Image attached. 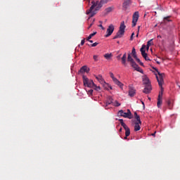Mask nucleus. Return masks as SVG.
Here are the masks:
<instances>
[{"label": "nucleus", "mask_w": 180, "mask_h": 180, "mask_svg": "<svg viewBox=\"0 0 180 180\" xmlns=\"http://www.w3.org/2000/svg\"><path fill=\"white\" fill-rule=\"evenodd\" d=\"M102 2L103 0H93L91 1V6L86 12V15H89V19L95 16V15H96V11L102 8Z\"/></svg>", "instance_id": "obj_1"}, {"label": "nucleus", "mask_w": 180, "mask_h": 180, "mask_svg": "<svg viewBox=\"0 0 180 180\" xmlns=\"http://www.w3.org/2000/svg\"><path fill=\"white\" fill-rule=\"evenodd\" d=\"M155 77L156 79L159 84V86H160V91L159 92L158 98L162 99V95L164 94V88H162V85H164V77L165 75L164 73H160L158 70H156Z\"/></svg>", "instance_id": "obj_2"}, {"label": "nucleus", "mask_w": 180, "mask_h": 180, "mask_svg": "<svg viewBox=\"0 0 180 180\" xmlns=\"http://www.w3.org/2000/svg\"><path fill=\"white\" fill-rule=\"evenodd\" d=\"M83 84L84 86H87V88H93L95 91H101V86H96L94 82V80L88 79L86 76L83 75Z\"/></svg>", "instance_id": "obj_3"}, {"label": "nucleus", "mask_w": 180, "mask_h": 180, "mask_svg": "<svg viewBox=\"0 0 180 180\" xmlns=\"http://www.w3.org/2000/svg\"><path fill=\"white\" fill-rule=\"evenodd\" d=\"M124 29H126V25H124V21H122L120 26V30L117 32V34L113 39H120L124 35Z\"/></svg>", "instance_id": "obj_4"}, {"label": "nucleus", "mask_w": 180, "mask_h": 180, "mask_svg": "<svg viewBox=\"0 0 180 180\" xmlns=\"http://www.w3.org/2000/svg\"><path fill=\"white\" fill-rule=\"evenodd\" d=\"M96 79H97V81L101 84L103 85V86H104V88L105 89H112V86L109 85L108 83H106V82H105V79H103V77H102V75H98V76H95ZM109 88H108V87Z\"/></svg>", "instance_id": "obj_5"}, {"label": "nucleus", "mask_w": 180, "mask_h": 180, "mask_svg": "<svg viewBox=\"0 0 180 180\" xmlns=\"http://www.w3.org/2000/svg\"><path fill=\"white\" fill-rule=\"evenodd\" d=\"M146 49L148 51V50L150 49V46L142 45V46L140 49V51L141 53L142 57H143V58L146 60V61H150V58L147 56V53H146Z\"/></svg>", "instance_id": "obj_6"}, {"label": "nucleus", "mask_w": 180, "mask_h": 180, "mask_svg": "<svg viewBox=\"0 0 180 180\" xmlns=\"http://www.w3.org/2000/svg\"><path fill=\"white\" fill-rule=\"evenodd\" d=\"M118 115L122 116V117H126L127 119H131L133 115H131V112L128 109L127 112H124L123 110H120L118 112Z\"/></svg>", "instance_id": "obj_7"}, {"label": "nucleus", "mask_w": 180, "mask_h": 180, "mask_svg": "<svg viewBox=\"0 0 180 180\" xmlns=\"http://www.w3.org/2000/svg\"><path fill=\"white\" fill-rule=\"evenodd\" d=\"M119 122H120L121 126H122V127H124V129L125 130L126 137H129V136H130V128H129V127H127V125H126V124L123 121V119H120Z\"/></svg>", "instance_id": "obj_8"}, {"label": "nucleus", "mask_w": 180, "mask_h": 180, "mask_svg": "<svg viewBox=\"0 0 180 180\" xmlns=\"http://www.w3.org/2000/svg\"><path fill=\"white\" fill-rule=\"evenodd\" d=\"M139 18H140V14L139 13V11H136L132 16V27H134L136 25H137Z\"/></svg>", "instance_id": "obj_9"}, {"label": "nucleus", "mask_w": 180, "mask_h": 180, "mask_svg": "<svg viewBox=\"0 0 180 180\" xmlns=\"http://www.w3.org/2000/svg\"><path fill=\"white\" fill-rule=\"evenodd\" d=\"M110 76L112 78L113 82L117 85L118 86H120V88H123V84L122 82H120V81H119V79H117V78L115 77V75H113V73H110Z\"/></svg>", "instance_id": "obj_10"}, {"label": "nucleus", "mask_w": 180, "mask_h": 180, "mask_svg": "<svg viewBox=\"0 0 180 180\" xmlns=\"http://www.w3.org/2000/svg\"><path fill=\"white\" fill-rule=\"evenodd\" d=\"M113 32H115V25L111 24L108 26L105 37H109V36H112V33H113Z\"/></svg>", "instance_id": "obj_11"}, {"label": "nucleus", "mask_w": 180, "mask_h": 180, "mask_svg": "<svg viewBox=\"0 0 180 180\" xmlns=\"http://www.w3.org/2000/svg\"><path fill=\"white\" fill-rule=\"evenodd\" d=\"M134 131H139L141 129L140 126H141V120H140V117H137V121L134 122Z\"/></svg>", "instance_id": "obj_12"}, {"label": "nucleus", "mask_w": 180, "mask_h": 180, "mask_svg": "<svg viewBox=\"0 0 180 180\" xmlns=\"http://www.w3.org/2000/svg\"><path fill=\"white\" fill-rule=\"evenodd\" d=\"M131 54H132L134 58H135L136 60L137 63H139L140 65H142V66L144 65V64L140 60V59H139V58H137V53H136V49H134V48L132 49Z\"/></svg>", "instance_id": "obj_13"}, {"label": "nucleus", "mask_w": 180, "mask_h": 180, "mask_svg": "<svg viewBox=\"0 0 180 180\" xmlns=\"http://www.w3.org/2000/svg\"><path fill=\"white\" fill-rule=\"evenodd\" d=\"M131 67H133V68H134V70H136V71H138L139 72H141V74H143L142 69H141L139 67V65L136 64V62L131 63Z\"/></svg>", "instance_id": "obj_14"}, {"label": "nucleus", "mask_w": 180, "mask_h": 180, "mask_svg": "<svg viewBox=\"0 0 180 180\" xmlns=\"http://www.w3.org/2000/svg\"><path fill=\"white\" fill-rule=\"evenodd\" d=\"M151 84H146L143 89V94H150L151 92Z\"/></svg>", "instance_id": "obj_15"}, {"label": "nucleus", "mask_w": 180, "mask_h": 180, "mask_svg": "<svg viewBox=\"0 0 180 180\" xmlns=\"http://www.w3.org/2000/svg\"><path fill=\"white\" fill-rule=\"evenodd\" d=\"M79 72H81L82 74H84V72H89V68H88L86 65L82 66L80 68Z\"/></svg>", "instance_id": "obj_16"}, {"label": "nucleus", "mask_w": 180, "mask_h": 180, "mask_svg": "<svg viewBox=\"0 0 180 180\" xmlns=\"http://www.w3.org/2000/svg\"><path fill=\"white\" fill-rule=\"evenodd\" d=\"M129 96H131V98H133V96L136 95V89H134V88L131 87L129 90Z\"/></svg>", "instance_id": "obj_17"}, {"label": "nucleus", "mask_w": 180, "mask_h": 180, "mask_svg": "<svg viewBox=\"0 0 180 180\" xmlns=\"http://www.w3.org/2000/svg\"><path fill=\"white\" fill-rule=\"evenodd\" d=\"M127 58V53H124V55L122 56L121 60H122V64L124 66H126V60Z\"/></svg>", "instance_id": "obj_18"}, {"label": "nucleus", "mask_w": 180, "mask_h": 180, "mask_svg": "<svg viewBox=\"0 0 180 180\" xmlns=\"http://www.w3.org/2000/svg\"><path fill=\"white\" fill-rule=\"evenodd\" d=\"M143 82L145 85H150V79H148V77H145L143 78Z\"/></svg>", "instance_id": "obj_19"}, {"label": "nucleus", "mask_w": 180, "mask_h": 180, "mask_svg": "<svg viewBox=\"0 0 180 180\" xmlns=\"http://www.w3.org/2000/svg\"><path fill=\"white\" fill-rule=\"evenodd\" d=\"M127 61H129V63H131V64H132L133 63H134V60H133V58H131V55L130 52L128 53Z\"/></svg>", "instance_id": "obj_20"}, {"label": "nucleus", "mask_w": 180, "mask_h": 180, "mask_svg": "<svg viewBox=\"0 0 180 180\" xmlns=\"http://www.w3.org/2000/svg\"><path fill=\"white\" fill-rule=\"evenodd\" d=\"M113 55H112V53H105L104 54V58H105V60H110V58H112Z\"/></svg>", "instance_id": "obj_21"}, {"label": "nucleus", "mask_w": 180, "mask_h": 180, "mask_svg": "<svg viewBox=\"0 0 180 180\" xmlns=\"http://www.w3.org/2000/svg\"><path fill=\"white\" fill-rule=\"evenodd\" d=\"M96 33H97L96 32H94L90 34L89 35V37L86 39V40H87V41L91 40L92 39V37H94V36H95V34H96Z\"/></svg>", "instance_id": "obj_22"}, {"label": "nucleus", "mask_w": 180, "mask_h": 180, "mask_svg": "<svg viewBox=\"0 0 180 180\" xmlns=\"http://www.w3.org/2000/svg\"><path fill=\"white\" fill-rule=\"evenodd\" d=\"M161 105H162V98H158V108H161Z\"/></svg>", "instance_id": "obj_23"}, {"label": "nucleus", "mask_w": 180, "mask_h": 180, "mask_svg": "<svg viewBox=\"0 0 180 180\" xmlns=\"http://www.w3.org/2000/svg\"><path fill=\"white\" fill-rule=\"evenodd\" d=\"M130 5V0H127L123 3L124 8H127Z\"/></svg>", "instance_id": "obj_24"}, {"label": "nucleus", "mask_w": 180, "mask_h": 180, "mask_svg": "<svg viewBox=\"0 0 180 180\" xmlns=\"http://www.w3.org/2000/svg\"><path fill=\"white\" fill-rule=\"evenodd\" d=\"M112 11H113L112 7H108V8H105L106 13H110V12H112Z\"/></svg>", "instance_id": "obj_25"}, {"label": "nucleus", "mask_w": 180, "mask_h": 180, "mask_svg": "<svg viewBox=\"0 0 180 180\" xmlns=\"http://www.w3.org/2000/svg\"><path fill=\"white\" fill-rule=\"evenodd\" d=\"M154 44V43L153 42V39L149 40L148 42H147V46H153Z\"/></svg>", "instance_id": "obj_26"}, {"label": "nucleus", "mask_w": 180, "mask_h": 180, "mask_svg": "<svg viewBox=\"0 0 180 180\" xmlns=\"http://www.w3.org/2000/svg\"><path fill=\"white\" fill-rule=\"evenodd\" d=\"M93 58H94V61H99V56L98 55H94L93 56Z\"/></svg>", "instance_id": "obj_27"}, {"label": "nucleus", "mask_w": 180, "mask_h": 180, "mask_svg": "<svg viewBox=\"0 0 180 180\" xmlns=\"http://www.w3.org/2000/svg\"><path fill=\"white\" fill-rule=\"evenodd\" d=\"M100 25H98V27H101L102 30H105V27L102 25V21H99Z\"/></svg>", "instance_id": "obj_28"}, {"label": "nucleus", "mask_w": 180, "mask_h": 180, "mask_svg": "<svg viewBox=\"0 0 180 180\" xmlns=\"http://www.w3.org/2000/svg\"><path fill=\"white\" fill-rule=\"evenodd\" d=\"M88 95H92L94 94V90L90 89L87 91Z\"/></svg>", "instance_id": "obj_29"}, {"label": "nucleus", "mask_w": 180, "mask_h": 180, "mask_svg": "<svg viewBox=\"0 0 180 180\" xmlns=\"http://www.w3.org/2000/svg\"><path fill=\"white\" fill-rule=\"evenodd\" d=\"M94 22H95V20H94L93 22L90 24V25L87 27L88 30H89L91 27H92V25H94Z\"/></svg>", "instance_id": "obj_30"}, {"label": "nucleus", "mask_w": 180, "mask_h": 180, "mask_svg": "<svg viewBox=\"0 0 180 180\" xmlns=\"http://www.w3.org/2000/svg\"><path fill=\"white\" fill-rule=\"evenodd\" d=\"M114 106H120V102L119 101H115V103H114Z\"/></svg>", "instance_id": "obj_31"}, {"label": "nucleus", "mask_w": 180, "mask_h": 180, "mask_svg": "<svg viewBox=\"0 0 180 180\" xmlns=\"http://www.w3.org/2000/svg\"><path fill=\"white\" fill-rule=\"evenodd\" d=\"M140 32V26L138 27V31L136 34V37H139V33Z\"/></svg>", "instance_id": "obj_32"}, {"label": "nucleus", "mask_w": 180, "mask_h": 180, "mask_svg": "<svg viewBox=\"0 0 180 180\" xmlns=\"http://www.w3.org/2000/svg\"><path fill=\"white\" fill-rule=\"evenodd\" d=\"M84 44H85V39L81 41V46H84Z\"/></svg>", "instance_id": "obj_33"}, {"label": "nucleus", "mask_w": 180, "mask_h": 180, "mask_svg": "<svg viewBox=\"0 0 180 180\" xmlns=\"http://www.w3.org/2000/svg\"><path fill=\"white\" fill-rule=\"evenodd\" d=\"M134 116L136 119V121H137V117H140V115H137V112H134Z\"/></svg>", "instance_id": "obj_34"}, {"label": "nucleus", "mask_w": 180, "mask_h": 180, "mask_svg": "<svg viewBox=\"0 0 180 180\" xmlns=\"http://www.w3.org/2000/svg\"><path fill=\"white\" fill-rule=\"evenodd\" d=\"M98 43L97 42H95L92 45H91V47H96Z\"/></svg>", "instance_id": "obj_35"}, {"label": "nucleus", "mask_w": 180, "mask_h": 180, "mask_svg": "<svg viewBox=\"0 0 180 180\" xmlns=\"http://www.w3.org/2000/svg\"><path fill=\"white\" fill-rule=\"evenodd\" d=\"M168 19H169V16H167V17H165V18H164V20H167L168 22H169V20H168Z\"/></svg>", "instance_id": "obj_36"}, {"label": "nucleus", "mask_w": 180, "mask_h": 180, "mask_svg": "<svg viewBox=\"0 0 180 180\" xmlns=\"http://www.w3.org/2000/svg\"><path fill=\"white\" fill-rule=\"evenodd\" d=\"M134 36V32H133L132 34H131V40H133V37Z\"/></svg>", "instance_id": "obj_37"}, {"label": "nucleus", "mask_w": 180, "mask_h": 180, "mask_svg": "<svg viewBox=\"0 0 180 180\" xmlns=\"http://www.w3.org/2000/svg\"><path fill=\"white\" fill-rule=\"evenodd\" d=\"M155 133H157V131H155L153 134H152V136H153V137H155Z\"/></svg>", "instance_id": "obj_38"}, {"label": "nucleus", "mask_w": 180, "mask_h": 180, "mask_svg": "<svg viewBox=\"0 0 180 180\" xmlns=\"http://www.w3.org/2000/svg\"><path fill=\"white\" fill-rule=\"evenodd\" d=\"M89 41L90 43H94V41H92V40H91V39H89Z\"/></svg>", "instance_id": "obj_39"}, {"label": "nucleus", "mask_w": 180, "mask_h": 180, "mask_svg": "<svg viewBox=\"0 0 180 180\" xmlns=\"http://www.w3.org/2000/svg\"><path fill=\"white\" fill-rule=\"evenodd\" d=\"M158 39H161V35H158Z\"/></svg>", "instance_id": "obj_40"}, {"label": "nucleus", "mask_w": 180, "mask_h": 180, "mask_svg": "<svg viewBox=\"0 0 180 180\" xmlns=\"http://www.w3.org/2000/svg\"><path fill=\"white\" fill-rule=\"evenodd\" d=\"M108 105H110V103H112V101L107 103Z\"/></svg>", "instance_id": "obj_41"}, {"label": "nucleus", "mask_w": 180, "mask_h": 180, "mask_svg": "<svg viewBox=\"0 0 180 180\" xmlns=\"http://www.w3.org/2000/svg\"><path fill=\"white\" fill-rule=\"evenodd\" d=\"M124 139V140H127V136H125Z\"/></svg>", "instance_id": "obj_42"}, {"label": "nucleus", "mask_w": 180, "mask_h": 180, "mask_svg": "<svg viewBox=\"0 0 180 180\" xmlns=\"http://www.w3.org/2000/svg\"><path fill=\"white\" fill-rule=\"evenodd\" d=\"M122 55H120V56H117V58H120V56H121Z\"/></svg>", "instance_id": "obj_43"}, {"label": "nucleus", "mask_w": 180, "mask_h": 180, "mask_svg": "<svg viewBox=\"0 0 180 180\" xmlns=\"http://www.w3.org/2000/svg\"><path fill=\"white\" fill-rule=\"evenodd\" d=\"M85 1H86V2H90L91 0H85Z\"/></svg>", "instance_id": "obj_44"}, {"label": "nucleus", "mask_w": 180, "mask_h": 180, "mask_svg": "<svg viewBox=\"0 0 180 180\" xmlns=\"http://www.w3.org/2000/svg\"><path fill=\"white\" fill-rule=\"evenodd\" d=\"M170 103H171V101H168V105H170Z\"/></svg>", "instance_id": "obj_45"}, {"label": "nucleus", "mask_w": 180, "mask_h": 180, "mask_svg": "<svg viewBox=\"0 0 180 180\" xmlns=\"http://www.w3.org/2000/svg\"><path fill=\"white\" fill-rule=\"evenodd\" d=\"M141 103H142V105H143V106H144V102L141 101Z\"/></svg>", "instance_id": "obj_46"}, {"label": "nucleus", "mask_w": 180, "mask_h": 180, "mask_svg": "<svg viewBox=\"0 0 180 180\" xmlns=\"http://www.w3.org/2000/svg\"><path fill=\"white\" fill-rule=\"evenodd\" d=\"M120 131H122V128L120 129Z\"/></svg>", "instance_id": "obj_47"}, {"label": "nucleus", "mask_w": 180, "mask_h": 180, "mask_svg": "<svg viewBox=\"0 0 180 180\" xmlns=\"http://www.w3.org/2000/svg\"><path fill=\"white\" fill-rule=\"evenodd\" d=\"M158 64H160V62H157Z\"/></svg>", "instance_id": "obj_48"}]
</instances>
